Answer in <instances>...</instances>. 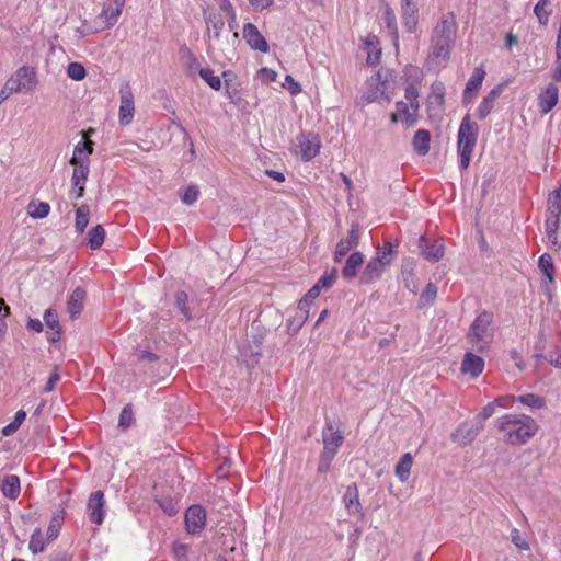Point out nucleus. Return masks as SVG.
<instances>
[{"label": "nucleus", "instance_id": "nucleus-1", "mask_svg": "<svg viewBox=\"0 0 561 561\" xmlns=\"http://www.w3.org/2000/svg\"><path fill=\"white\" fill-rule=\"evenodd\" d=\"M495 427L504 433V442L520 446L526 444L538 431L536 421L525 414H504L496 420Z\"/></svg>", "mask_w": 561, "mask_h": 561}, {"label": "nucleus", "instance_id": "nucleus-2", "mask_svg": "<svg viewBox=\"0 0 561 561\" xmlns=\"http://www.w3.org/2000/svg\"><path fill=\"white\" fill-rule=\"evenodd\" d=\"M457 27L454 12H448L440 19L432 31L431 51L428 54L430 61H434L437 58H443L444 60L449 59L456 38Z\"/></svg>", "mask_w": 561, "mask_h": 561}, {"label": "nucleus", "instance_id": "nucleus-3", "mask_svg": "<svg viewBox=\"0 0 561 561\" xmlns=\"http://www.w3.org/2000/svg\"><path fill=\"white\" fill-rule=\"evenodd\" d=\"M493 313L484 310L479 313L469 328L467 339L477 352H484L493 337Z\"/></svg>", "mask_w": 561, "mask_h": 561}, {"label": "nucleus", "instance_id": "nucleus-4", "mask_svg": "<svg viewBox=\"0 0 561 561\" xmlns=\"http://www.w3.org/2000/svg\"><path fill=\"white\" fill-rule=\"evenodd\" d=\"M478 124L471 119L469 114H466L459 126L457 144L461 170H467L470 164L471 154L478 139Z\"/></svg>", "mask_w": 561, "mask_h": 561}, {"label": "nucleus", "instance_id": "nucleus-5", "mask_svg": "<svg viewBox=\"0 0 561 561\" xmlns=\"http://www.w3.org/2000/svg\"><path fill=\"white\" fill-rule=\"evenodd\" d=\"M419 89L414 83H409L405 87V99L409 101L410 105H408L403 101H399L396 103L397 111L392 114L391 121L397 123L399 119V115H403V119L409 126H412L416 123L417 119V110H419Z\"/></svg>", "mask_w": 561, "mask_h": 561}, {"label": "nucleus", "instance_id": "nucleus-6", "mask_svg": "<svg viewBox=\"0 0 561 561\" xmlns=\"http://www.w3.org/2000/svg\"><path fill=\"white\" fill-rule=\"evenodd\" d=\"M185 528L190 535L201 534L206 525V511L199 504L188 506L184 515Z\"/></svg>", "mask_w": 561, "mask_h": 561}, {"label": "nucleus", "instance_id": "nucleus-7", "mask_svg": "<svg viewBox=\"0 0 561 561\" xmlns=\"http://www.w3.org/2000/svg\"><path fill=\"white\" fill-rule=\"evenodd\" d=\"M360 226L358 222H352L346 238L341 239L334 251V262L341 263L343 257L359 244Z\"/></svg>", "mask_w": 561, "mask_h": 561}, {"label": "nucleus", "instance_id": "nucleus-8", "mask_svg": "<svg viewBox=\"0 0 561 561\" xmlns=\"http://www.w3.org/2000/svg\"><path fill=\"white\" fill-rule=\"evenodd\" d=\"M483 426L482 422H477L474 424L463 422L451 434V440L462 447L468 446L476 439Z\"/></svg>", "mask_w": 561, "mask_h": 561}, {"label": "nucleus", "instance_id": "nucleus-9", "mask_svg": "<svg viewBox=\"0 0 561 561\" xmlns=\"http://www.w3.org/2000/svg\"><path fill=\"white\" fill-rule=\"evenodd\" d=\"M87 510L89 518L93 524L101 525L103 523L105 515V500L103 491L98 490L90 494Z\"/></svg>", "mask_w": 561, "mask_h": 561}, {"label": "nucleus", "instance_id": "nucleus-10", "mask_svg": "<svg viewBox=\"0 0 561 561\" xmlns=\"http://www.w3.org/2000/svg\"><path fill=\"white\" fill-rule=\"evenodd\" d=\"M386 83L387 81L382 79L380 71H378L375 76H371L366 82L367 91L363 96L364 100L367 103H371L380 100L381 98H385L389 102L390 96L386 95Z\"/></svg>", "mask_w": 561, "mask_h": 561}, {"label": "nucleus", "instance_id": "nucleus-11", "mask_svg": "<svg viewBox=\"0 0 561 561\" xmlns=\"http://www.w3.org/2000/svg\"><path fill=\"white\" fill-rule=\"evenodd\" d=\"M121 105H119V123L121 125H128L135 112L134 95L129 83H125L121 90Z\"/></svg>", "mask_w": 561, "mask_h": 561}, {"label": "nucleus", "instance_id": "nucleus-12", "mask_svg": "<svg viewBox=\"0 0 561 561\" xmlns=\"http://www.w3.org/2000/svg\"><path fill=\"white\" fill-rule=\"evenodd\" d=\"M343 503L350 516L356 515L360 519H364L365 513L359 501V491L356 483L346 486L345 493L343 494Z\"/></svg>", "mask_w": 561, "mask_h": 561}, {"label": "nucleus", "instance_id": "nucleus-13", "mask_svg": "<svg viewBox=\"0 0 561 561\" xmlns=\"http://www.w3.org/2000/svg\"><path fill=\"white\" fill-rule=\"evenodd\" d=\"M387 267H389V265H387L386 262H381L379 259L373 257L368 261L360 273L359 284L368 285L377 282L381 278Z\"/></svg>", "mask_w": 561, "mask_h": 561}, {"label": "nucleus", "instance_id": "nucleus-14", "mask_svg": "<svg viewBox=\"0 0 561 561\" xmlns=\"http://www.w3.org/2000/svg\"><path fill=\"white\" fill-rule=\"evenodd\" d=\"M243 37L251 48L261 53L268 51V44L257 27L252 23H245L243 26Z\"/></svg>", "mask_w": 561, "mask_h": 561}, {"label": "nucleus", "instance_id": "nucleus-15", "mask_svg": "<svg viewBox=\"0 0 561 561\" xmlns=\"http://www.w3.org/2000/svg\"><path fill=\"white\" fill-rule=\"evenodd\" d=\"M484 359L472 352H467L461 362V373L472 378L479 377L484 369Z\"/></svg>", "mask_w": 561, "mask_h": 561}, {"label": "nucleus", "instance_id": "nucleus-16", "mask_svg": "<svg viewBox=\"0 0 561 561\" xmlns=\"http://www.w3.org/2000/svg\"><path fill=\"white\" fill-rule=\"evenodd\" d=\"M14 76L18 83L21 84L23 92L26 93L34 91L38 83L37 75L33 67L23 66L14 72Z\"/></svg>", "mask_w": 561, "mask_h": 561}, {"label": "nucleus", "instance_id": "nucleus-17", "mask_svg": "<svg viewBox=\"0 0 561 561\" xmlns=\"http://www.w3.org/2000/svg\"><path fill=\"white\" fill-rule=\"evenodd\" d=\"M559 88L554 83H549L545 91L539 94L538 106L542 114L549 113L558 103Z\"/></svg>", "mask_w": 561, "mask_h": 561}, {"label": "nucleus", "instance_id": "nucleus-18", "mask_svg": "<svg viewBox=\"0 0 561 561\" xmlns=\"http://www.w3.org/2000/svg\"><path fill=\"white\" fill-rule=\"evenodd\" d=\"M323 448H329L337 453V448L343 444L344 436L339 430H335L331 421H327L322 431Z\"/></svg>", "mask_w": 561, "mask_h": 561}, {"label": "nucleus", "instance_id": "nucleus-19", "mask_svg": "<svg viewBox=\"0 0 561 561\" xmlns=\"http://www.w3.org/2000/svg\"><path fill=\"white\" fill-rule=\"evenodd\" d=\"M419 248L422 255L432 262H437L444 256V245L439 240L428 243L426 238L421 236L419 239Z\"/></svg>", "mask_w": 561, "mask_h": 561}, {"label": "nucleus", "instance_id": "nucleus-20", "mask_svg": "<svg viewBox=\"0 0 561 561\" xmlns=\"http://www.w3.org/2000/svg\"><path fill=\"white\" fill-rule=\"evenodd\" d=\"M85 296V290L80 286L76 287L69 296L67 300V311L71 319H77L81 313L84 306Z\"/></svg>", "mask_w": 561, "mask_h": 561}, {"label": "nucleus", "instance_id": "nucleus-21", "mask_svg": "<svg viewBox=\"0 0 561 561\" xmlns=\"http://www.w3.org/2000/svg\"><path fill=\"white\" fill-rule=\"evenodd\" d=\"M505 83H500L493 88L486 96L483 98L477 110V116L479 119H484L492 111L495 100L502 93Z\"/></svg>", "mask_w": 561, "mask_h": 561}, {"label": "nucleus", "instance_id": "nucleus-22", "mask_svg": "<svg viewBox=\"0 0 561 561\" xmlns=\"http://www.w3.org/2000/svg\"><path fill=\"white\" fill-rule=\"evenodd\" d=\"M126 0H107L103 7L101 16L106 18V27L113 26L122 14Z\"/></svg>", "mask_w": 561, "mask_h": 561}, {"label": "nucleus", "instance_id": "nucleus-23", "mask_svg": "<svg viewBox=\"0 0 561 561\" xmlns=\"http://www.w3.org/2000/svg\"><path fill=\"white\" fill-rule=\"evenodd\" d=\"M364 264V254L362 252H353L346 260L342 268V276L345 279H352L358 274V268Z\"/></svg>", "mask_w": 561, "mask_h": 561}, {"label": "nucleus", "instance_id": "nucleus-24", "mask_svg": "<svg viewBox=\"0 0 561 561\" xmlns=\"http://www.w3.org/2000/svg\"><path fill=\"white\" fill-rule=\"evenodd\" d=\"M1 491L5 497L16 500L21 493L20 478L15 474L7 476L2 481Z\"/></svg>", "mask_w": 561, "mask_h": 561}, {"label": "nucleus", "instance_id": "nucleus-25", "mask_svg": "<svg viewBox=\"0 0 561 561\" xmlns=\"http://www.w3.org/2000/svg\"><path fill=\"white\" fill-rule=\"evenodd\" d=\"M205 23L207 27L208 37L219 38L220 33L225 26V20L219 13H209L205 15Z\"/></svg>", "mask_w": 561, "mask_h": 561}, {"label": "nucleus", "instance_id": "nucleus-26", "mask_svg": "<svg viewBox=\"0 0 561 561\" xmlns=\"http://www.w3.org/2000/svg\"><path fill=\"white\" fill-rule=\"evenodd\" d=\"M431 133L426 129H419L414 134L412 145L419 156H425L430 151Z\"/></svg>", "mask_w": 561, "mask_h": 561}, {"label": "nucleus", "instance_id": "nucleus-27", "mask_svg": "<svg viewBox=\"0 0 561 561\" xmlns=\"http://www.w3.org/2000/svg\"><path fill=\"white\" fill-rule=\"evenodd\" d=\"M383 20L387 30L389 31L392 44L396 48V50H399V32L397 27V19L393 10L387 5L383 13Z\"/></svg>", "mask_w": 561, "mask_h": 561}, {"label": "nucleus", "instance_id": "nucleus-28", "mask_svg": "<svg viewBox=\"0 0 561 561\" xmlns=\"http://www.w3.org/2000/svg\"><path fill=\"white\" fill-rule=\"evenodd\" d=\"M547 219L560 220L561 216V186L552 191L548 196Z\"/></svg>", "mask_w": 561, "mask_h": 561}, {"label": "nucleus", "instance_id": "nucleus-29", "mask_svg": "<svg viewBox=\"0 0 561 561\" xmlns=\"http://www.w3.org/2000/svg\"><path fill=\"white\" fill-rule=\"evenodd\" d=\"M299 147L301 159L306 162L312 160L319 153L320 149V145L317 140H310L306 138L305 135H301Z\"/></svg>", "mask_w": 561, "mask_h": 561}, {"label": "nucleus", "instance_id": "nucleus-30", "mask_svg": "<svg viewBox=\"0 0 561 561\" xmlns=\"http://www.w3.org/2000/svg\"><path fill=\"white\" fill-rule=\"evenodd\" d=\"M65 515L66 512L64 508L54 512L51 520L46 531L48 542L54 541L59 536V531L64 523Z\"/></svg>", "mask_w": 561, "mask_h": 561}, {"label": "nucleus", "instance_id": "nucleus-31", "mask_svg": "<svg viewBox=\"0 0 561 561\" xmlns=\"http://www.w3.org/2000/svg\"><path fill=\"white\" fill-rule=\"evenodd\" d=\"M445 87L440 81H436L431 87V94L427 98L428 111L435 106L440 107L444 104Z\"/></svg>", "mask_w": 561, "mask_h": 561}, {"label": "nucleus", "instance_id": "nucleus-32", "mask_svg": "<svg viewBox=\"0 0 561 561\" xmlns=\"http://www.w3.org/2000/svg\"><path fill=\"white\" fill-rule=\"evenodd\" d=\"M538 267L546 277L545 285L551 284L554 279V264L549 253H543L539 257Z\"/></svg>", "mask_w": 561, "mask_h": 561}, {"label": "nucleus", "instance_id": "nucleus-33", "mask_svg": "<svg viewBox=\"0 0 561 561\" xmlns=\"http://www.w3.org/2000/svg\"><path fill=\"white\" fill-rule=\"evenodd\" d=\"M73 167L71 184L72 186L85 185L90 172V163L80 162L79 164H71Z\"/></svg>", "mask_w": 561, "mask_h": 561}, {"label": "nucleus", "instance_id": "nucleus-34", "mask_svg": "<svg viewBox=\"0 0 561 561\" xmlns=\"http://www.w3.org/2000/svg\"><path fill=\"white\" fill-rule=\"evenodd\" d=\"M412 456L410 453H405L396 466V474L401 482L409 479L410 471L412 468Z\"/></svg>", "mask_w": 561, "mask_h": 561}, {"label": "nucleus", "instance_id": "nucleus-35", "mask_svg": "<svg viewBox=\"0 0 561 561\" xmlns=\"http://www.w3.org/2000/svg\"><path fill=\"white\" fill-rule=\"evenodd\" d=\"M105 238V229L102 225L94 226L88 232V244L91 250H98L102 247Z\"/></svg>", "mask_w": 561, "mask_h": 561}, {"label": "nucleus", "instance_id": "nucleus-36", "mask_svg": "<svg viewBox=\"0 0 561 561\" xmlns=\"http://www.w3.org/2000/svg\"><path fill=\"white\" fill-rule=\"evenodd\" d=\"M396 256L397 250H394V247L390 241H385L382 245H378L376 249L375 259H379L381 262H386L389 266Z\"/></svg>", "mask_w": 561, "mask_h": 561}, {"label": "nucleus", "instance_id": "nucleus-37", "mask_svg": "<svg viewBox=\"0 0 561 561\" xmlns=\"http://www.w3.org/2000/svg\"><path fill=\"white\" fill-rule=\"evenodd\" d=\"M559 221L554 219H546V233L548 240L551 242L553 250L558 251L561 249V241L558 237Z\"/></svg>", "mask_w": 561, "mask_h": 561}, {"label": "nucleus", "instance_id": "nucleus-38", "mask_svg": "<svg viewBox=\"0 0 561 561\" xmlns=\"http://www.w3.org/2000/svg\"><path fill=\"white\" fill-rule=\"evenodd\" d=\"M90 208L88 205H81L76 211L75 227L78 233H82L89 224Z\"/></svg>", "mask_w": 561, "mask_h": 561}, {"label": "nucleus", "instance_id": "nucleus-39", "mask_svg": "<svg viewBox=\"0 0 561 561\" xmlns=\"http://www.w3.org/2000/svg\"><path fill=\"white\" fill-rule=\"evenodd\" d=\"M199 77L215 91L221 89L222 82L219 76H216L210 68L199 69Z\"/></svg>", "mask_w": 561, "mask_h": 561}, {"label": "nucleus", "instance_id": "nucleus-40", "mask_svg": "<svg viewBox=\"0 0 561 561\" xmlns=\"http://www.w3.org/2000/svg\"><path fill=\"white\" fill-rule=\"evenodd\" d=\"M28 549L33 554L41 553L45 550V540L41 528L34 529L31 535Z\"/></svg>", "mask_w": 561, "mask_h": 561}, {"label": "nucleus", "instance_id": "nucleus-41", "mask_svg": "<svg viewBox=\"0 0 561 561\" xmlns=\"http://www.w3.org/2000/svg\"><path fill=\"white\" fill-rule=\"evenodd\" d=\"M484 77L485 71L483 67H477L466 84V90L477 92L481 88Z\"/></svg>", "mask_w": 561, "mask_h": 561}, {"label": "nucleus", "instance_id": "nucleus-42", "mask_svg": "<svg viewBox=\"0 0 561 561\" xmlns=\"http://www.w3.org/2000/svg\"><path fill=\"white\" fill-rule=\"evenodd\" d=\"M550 3V0H539L534 8V13L538 19L540 25L546 26L549 22L551 11L546 10V7Z\"/></svg>", "mask_w": 561, "mask_h": 561}, {"label": "nucleus", "instance_id": "nucleus-43", "mask_svg": "<svg viewBox=\"0 0 561 561\" xmlns=\"http://www.w3.org/2000/svg\"><path fill=\"white\" fill-rule=\"evenodd\" d=\"M516 400L525 405L530 407V408L540 409L546 405V400L541 396L535 394V393H527L524 396H519L516 398Z\"/></svg>", "mask_w": 561, "mask_h": 561}, {"label": "nucleus", "instance_id": "nucleus-44", "mask_svg": "<svg viewBox=\"0 0 561 561\" xmlns=\"http://www.w3.org/2000/svg\"><path fill=\"white\" fill-rule=\"evenodd\" d=\"M175 305L180 312L185 317L187 321L192 319L191 311L188 309V296L185 291L179 290L175 294Z\"/></svg>", "mask_w": 561, "mask_h": 561}, {"label": "nucleus", "instance_id": "nucleus-45", "mask_svg": "<svg viewBox=\"0 0 561 561\" xmlns=\"http://www.w3.org/2000/svg\"><path fill=\"white\" fill-rule=\"evenodd\" d=\"M49 210H50V206L48 203H45V202H41L38 204L31 203L28 205V214L33 218H38V219L45 218L48 216Z\"/></svg>", "mask_w": 561, "mask_h": 561}, {"label": "nucleus", "instance_id": "nucleus-46", "mask_svg": "<svg viewBox=\"0 0 561 561\" xmlns=\"http://www.w3.org/2000/svg\"><path fill=\"white\" fill-rule=\"evenodd\" d=\"M336 453L329 450V448H323L320 460L318 465V472L319 473H325L330 470L331 462L334 459Z\"/></svg>", "mask_w": 561, "mask_h": 561}, {"label": "nucleus", "instance_id": "nucleus-47", "mask_svg": "<svg viewBox=\"0 0 561 561\" xmlns=\"http://www.w3.org/2000/svg\"><path fill=\"white\" fill-rule=\"evenodd\" d=\"M134 411H133V404L127 403L121 414L118 420V426L123 430L128 428L134 423Z\"/></svg>", "mask_w": 561, "mask_h": 561}, {"label": "nucleus", "instance_id": "nucleus-48", "mask_svg": "<svg viewBox=\"0 0 561 561\" xmlns=\"http://www.w3.org/2000/svg\"><path fill=\"white\" fill-rule=\"evenodd\" d=\"M437 296V286L428 283L420 296V306L433 304Z\"/></svg>", "mask_w": 561, "mask_h": 561}, {"label": "nucleus", "instance_id": "nucleus-49", "mask_svg": "<svg viewBox=\"0 0 561 561\" xmlns=\"http://www.w3.org/2000/svg\"><path fill=\"white\" fill-rule=\"evenodd\" d=\"M67 75L72 80L81 81L85 78L87 70L81 64L73 61L68 65Z\"/></svg>", "mask_w": 561, "mask_h": 561}, {"label": "nucleus", "instance_id": "nucleus-50", "mask_svg": "<svg viewBox=\"0 0 561 561\" xmlns=\"http://www.w3.org/2000/svg\"><path fill=\"white\" fill-rule=\"evenodd\" d=\"M306 321L307 320H306L305 314L295 313V316H293L290 319L287 320L288 334H290V335L297 334Z\"/></svg>", "mask_w": 561, "mask_h": 561}, {"label": "nucleus", "instance_id": "nucleus-51", "mask_svg": "<svg viewBox=\"0 0 561 561\" xmlns=\"http://www.w3.org/2000/svg\"><path fill=\"white\" fill-rule=\"evenodd\" d=\"M84 147H83V142H78L76 146H75V149H73V154L72 157L70 158L69 160V163L70 164H79L80 162H85V163H90V158L89 156L84 152Z\"/></svg>", "mask_w": 561, "mask_h": 561}, {"label": "nucleus", "instance_id": "nucleus-52", "mask_svg": "<svg viewBox=\"0 0 561 561\" xmlns=\"http://www.w3.org/2000/svg\"><path fill=\"white\" fill-rule=\"evenodd\" d=\"M199 196V190L197 185H190L186 187L183 194L180 195L181 201L186 205H193Z\"/></svg>", "mask_w": 561, "mask_h": 561}, {"label": "nucleus", "instance_id": "nucleus-53", "mask_svg": "<svg viewBox=\"0 0 561 561\" xmlns=\"http://www.w3.org/2000/svg\"><path fill=\"white\" fill-rule=\"evenodd\" d=\"M44 321L49 330L60 329L58 313L56 310L49 308L44 312Z\"/></svg>", "mask_w": 561, "mask_h": 561}, {"label": "nucleus", "instance_id": "nucleus-54", "mask_svg": "<svg viewBox=\"0 0 561 561\" xmlns=\"http://www.w3.org/2000/svg\"><path fill=\"white\" fill-rule=\"evenodd\" d=\"M336 278V270L333 268L331 273H324L316 283V285L322 290L330 288Z\"/></svg>", "mask_w": 561, "mask_h": 561}, {"label": "nucleus", "instance_id": "nucleus-55", "mask_svg": "<svg viewBox=\"0 0 561 561\" xmlns=\"http://www.w3.org/2000/svg\"><path fill=\"white\" fill-rule=\"evenodd\" d=\"M402 23L407 32L414 33L419 23L417 14L403 15Z\"/></svg>", "mask_w": 561, "mask_h": 561}, {"label": "nucleus", "instance_id": "nucleus-56", "mask_svg": "<svg viewBox=\"0 0 561 561\" xmlns=\"http://www.w3.org/2000/svg\"><path fill=\"white\" fill-rule=\"evenodd\" d=\"M188 546L182 542L173 543V556L176 561H185L187 554Z\"/></svg>", "mask_w": 561, "mask_h": 561}, {"label": "nucleus", "instance_id": "nucleus-57", "mask_svg": "<svg viewBox=\"0 0 561 561\" xmlns=\"http://www.w3.org/2000/svg\"><path fill=\"white\" fill-rule=\"evenodd\" d=\"M511 538H512V542L519 549L522 550H528L529 549V545L528 542L520 536V533L518 529L514 528L512 531H511Z\"/></svg>", "mask_w": 561, "mask_h": 561}, {"label": "nucleus", "instance_id": "nucleus-58", "mask_svg": "<svg viewBox=\"0 0 561 561\" xmlns=\"http://www.w3.org/2000/svg\"><path fill=\"white\" fill-rule=\"evenodd\" d=\"M283 85L293 94L296 95L301 92V85L290 76L285 77Z\"/></svg>", "mask_w": 561, "mask_h": 561}, {"label": "nucleus", "instance_id": "nucleus-59", "mask_svg": "<svg viewBox=\"0 0 561 561\" xmlns=\"http://www.w3.org/2000/svg\"><path fill=\"white\" fill-rule=\"evenodd\" d=\"M159 506L168 515L172 516L178 513V508L172 499H162L158 501Z\"/></svg>", "mask_w": 561, "mask_h": 561}, {"label": "nucleus", "instance_id": "nucleus-60", "mask_svg": "<svg viewBox=\"0 0 561 561\" xmlns=\"http://www.w3.org/2000/svg\"><path fill=\"white\" fill-rule=\"evenodd\" d=\"M495 403L494 401L492 402H489L483 409L482 411L479 413L478 417L480 419L479 422H484L485 420H488L489 417H491L495 411Z\"/></svg>", "mask_w": 561, "mask_h": 561}, {"label": "nucleus", "instance_id": "nucleus-61", "mask_svg": "<svg viewBox=\"0 0 561 561\" xmlns=\"http://www.w3.org/2000/svg\"><path fill=\"white\" fill-rule=\"evenodd\" d=\"M496 407L507 408L516 401V397L511 394L501 396L493 400Z\"/></svg>", "mask_w": 561, "mask_h": 561}, {"label": "nucleus", "instance_id": "nucleus-62", "mask_svg": "<svg viewBox=\"0 0 561 561\" xmlns=\"http://www.w3.org/2000/svg\"><path fill=\"white\" fill-rule=\"evenodd\" d=\"M59 379H60V376H59V374L57 371V367H55L54 371L50 374V376H49V378H48V380L46 382L44 391L45 392H50L55 388V386L59 381Z\"/></svg>", "mask_w": 561, "mask_h": 561}, {"label": "nucleus", "instance_id": "nucleus-63", "mask_svg": "<svg viewBox=\"0 0 561 561\" xmlns=\"http://www.w3.org/2000/svg\"><path fill=\"white\" fill-rule=\"evenodd\" d=\"M259 76L263 82H272L276 80L277 73L268 68H262L259 71Z\"/></svg>", "mask_w": 561, "mask_h": 561}, {"label": "nucleus", "instance_id": "nucleus-64", "mask_svg": "<svg viewBox=\"0 0 561 561\" xmlns=\"http://www.w3.org/2000/svg\"><path fill=\"white\" fill-rule=\"evenodd\" d=\"M4 88H7V90H9V92L11 93H16V92H23V89L21 87V84L18 83V81L15 80V76H11V78H9L4 84Z\"/></svg>", "mask_w": 561, "mask_h": 561}]
</instances>
